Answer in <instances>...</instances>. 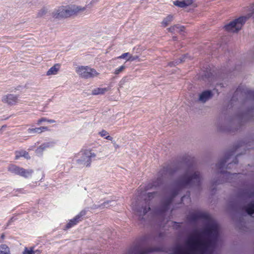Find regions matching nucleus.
<instances>
[{"label": "nucleus", "mask_w": 254, "mask_h": 254, "mask_svg": "<svg viewBox=\"0 0 254 254\" xmlns=\"http://www.w3.org/2000/svg\"><path fill=\"white\" fill-rule=\"evenodd\" d=\"M188 219L193 222L203 219L207 223L201 232L194 229L188 236L185 242L186 248L178 246L173 254H212L218 241L219 228L217 223L208 214L201 212L191 214Z\"/></svg>", "instance_id": "obj_1"}, {"label": "nucleus", "mask_w": 254, "mask_h": 254, "mask_svg": "<svg viewBox=\"0 0 254 254\" xmlns=\"http://www.w3.org/2000/svg\"><path fill=\"white\" fill-rule=\"evenodd\" d=\"M201 180L200 173L193 166L189 167L185 174L175 182L174 188L169 191L168 196L163 200L160 213L164 215V213L169 209L173 198L177 195L181 189L199 186Z\"/></svg>", "instance_id": "obj_2"}, {"label": "nucleus", "mask_w": 254, "mask_h": 254, "mask_svg": "<svg viewBox=\"0 0 254 254\" xmlns=\"http://www.w3.org/2000/svg\"><path fill=\"white\" fill-rule=\"evenodd\" d=\"M86 8V7L76 5L62 6L58 8L54 16L57 18L67 17L74 14L83 12Z\"/></svg>", "instance_id": "obj_3"}, {"label": "nucleus", "mask_w": 254, "mask_h": 254, "mask_svg": "<svg viewBox=\"0 0 254 254\" xmlns=\"http://www.w3.org/2000/svg\"><path fill=\"white\" fill-rule=\"evenodd\" d=\"M96 157L95 154L91 150L86 149L80 151L76 154L73 161L81 167H89L90 165L92 159Z\"/></svg>", "instance_id": "obj_4"}, {"label": "nucleus", "mask_w": 254, "mask_h": 254, "mask_svg": "<svg viewBox=\"0 0 254 254\" xmlns=\"http://www.w3.org/2000/svg\"><path fill=\"white\" fill-rule=\"evenodd\" d=\"M75 71L80 77L85 79L94 78L99 74L95 69L89 66H78L75 68Z\"/></svg>", "instance_id": "obj_5"}, {"label": "nucleus", "mask_w": 254, "mask_h": 254, "mask_svg": "<svg viewBox=\"0 0 254 254\" xmlns=\"http://www.w3.org/2000/svg\"><path fill=\"white\" fill-rule=\"evenodd\" d=\"M249 17L250 16H244L235 19L225 25V30L231 33L237 32L241 29Z\"/></svg>", "instance_id": "obj_6"}, {"label": "nucleus", "mask_w": 254, "mask_h": 254, "mask_svg": "<svg viewBox=\"0 0 254 254\" xmlns=\"http://www.w3.org/2000/svg\"><path fill=\"white\" fill-rule=\"evenodd\" d=\"M8 170L13 174L21 176L24 178H28L31 176L33 173V171L31 169L26 170L15 165H9L8 168Z\"/></svg>", "instance_id": "obj_7"}, {"label": "nucleus", "mask_w": 254, "mask_h": 254, "mask_svg": "<svg viewBox=\"0 0 254 254\" xmlns=\"http://www.w3.org/2000/svg\"><path fill=\"white\" fill-rule=\"evenodd\" d=\"M86 213L85 210H82L78 214L75 216L73 219L69 220L66 225V228L69 229L76 225L82 219V217Z\"/></svg>", "instance_id": "obj_8"}, {"label": "nucleus", "mask_w": 254, "mask_h": 254, "mask_svg": "<svg viewBox=\"0 0 254 254\" xmlns=\"http://www.w3.org/2000/svg\"><path fill=\"white\" fill-rule=\"evenodd\" d=\"M132 207L134 212H135L136 214L139 216H143L150 209V207L139 206L137 204V202H136L135 204L133 203L132 204Z\"/></svg>", "instance_id": "obj_9"}, {"label": "nucleus", "mask_w": 254, "mask_h": 254, "mask_svg": "<svg viewBox=\"0 0 254 254\" xmlns=\"http://www.w3.org/2000/svg\"><path fill=\"white\" fill-rule=\"evenodd\" d=\"M152 249L140 247H135L129 251L127 254H148L152 252Z\"/></svg>", "instance_id": "obj_10"}, {"label": "nucleus", "mask_w": 254, "mask_h": 254, "mask_svg": "<svg viewBox=\"0 0 254 254\" xmlns=\"http://www.w3.org/2000/svg\"><path fill=\"white\" fill-rule=\"evenodd\" d=\"M213 96V93L210 90H205L200 94L198 100L202 102L205 103L210 99Z\"/></svg>", "instance_id": "obj_11"}, {"label": "nucleus", "mask_w": 254, "mask_h": 254, "mask_svg": "<svg viewBox=\"0 0 254 254\" xmlns=\"http://www.w3.org/2000/svg\"><path fill=\"white\" fill-rule=\"evenodd\" d=\"M168 173V169L164 168L162 170L159 172V176L157 178V182L154 183L152 187H159L160 185L162 183L163 178L165 177Z\"/></svg>", "instance_id": "obj_12"}, {"label": "nucleus", "mask_w": 254, "mask_h": 254, "mask_svg": "<svg viewBox=\"0 0 254 254\" xmlns=\"http://www.w3.org/2000/svg\"><path fill=\"white\" fill-rule=\"evenodd\" d=\"M53 146V142H45L41 145L35 151L36 154L37 156H41L43 152L47 148L51 147Z\"/></svg>", "instance_id": "obj_13"}, {"label": "nucleus", "mask_w": 254, "mask_h": 254, "mask_svg": "<svg viewBox=\"0 0 254 254\" xmlns=\"http://www.w3.org/2000/svg\"><path fill=\"white\" fill-rule=\"evenodd\" d=\"M242 93L245 94L247 96V98L251 100V101H252L253 102H254V90H251V89H249L248 88H246V89H244L243 90V91H242ZM249 112L252 114H254V107L252 108L249 111Z\"/></svg>", "instance_id": "obj_14"}, {"label": "nucleus", "mask_w": 254, "mask_h": 254, "mask_svg": "<svg viewBox=\"0 0 254 254\" xmlns=\"http://www.w3.org/2000/svg\"><path fill=\"white\" fill-rule=\"evenodd\" d=\"M193 1V0H177L174 1L173 3L178 7L183 8L190 5Z\"/></svg>", "instance_id": "obj_15"}, {"label": "nucleus", "mask_w": 254, "mask_h": 254, "mask_svg": "<svg viewBox=\"0 0 254 254\" xmlns=\"http://www.w3.org/2000/svg\"><path fill=\"white\" fill-rule=\"evenodd\" d=\"M17 97L13 94H9L2 98V101L9 105H12L16 102Z\"/></svg>", "instance_id": "obj_16"}, {"label": "nucleus", "mask_w": 254, "mask_h": 254, "mask_svg": "<svg viewBox=\"0 0 254 254\" xmlns=\"http://www.w3.org/2000/svg\"><path fill=\"white\" fill-rule=\"evenodd\" d=\"M42 251L39 249H35L34 247H25L22 254H41Z\"/></svg>", "instance_id": "obj_17"}, {"label": "nucleus", "mask_w": 254, "mask_h": 254, "mask_svg": "<svg viewBox=\"0 0 254 254\" xmlns=\"http://www.w3.org/2000/svg\"><path fill=\"white\" fill-rule=\"evenodd\" d=\"M109 90V88H96L92 90V94L94 95H102Z\"/></svg>", "instance_id": "obj_18"}, {"label": "nucleus", "mask_w": 254, "mask_h": 254, "mask_svg": "<svg viewBox=\"0 0 254 254\" xmlns=\"http://www.w3.org/2000/svg\"><path fill=\"white\" fill-rule=\"evenodd\" d=\"M184 29H185V27L184 26L177 24V25H175L173 26L170 27L168 29V30L169 32H173V33L181 32L184 31Z\"/></svg>", "instance_id": "obj_19"}, {"label": "nucleus", "mask_w": 254, "mask_h": 254, "mask_svg": "<svg viewBox=\"0 0 254 254\" xmlns=\"http://www.w3.org/2000/svg\"><path fill=\"white\" fill-rule=\"evenodd\" d=\"M60 64H56L51 67L47 72V75H55L58 73L60 69Z\"/></svg>", "instance_id": "obj_20"}, {"label": "nucleus", "mask_w": 254, "mask_h": 254, "mask_svg": "<svg viewBox=\"0 0 254 254\" xmlns=\"http://www.w3.org/2000/svg\"><path fill=\"white\" fill-rule=\"evenodd\" d=\"M20 157H23L27 159L30 158L28 153L25 150H21L15 152V159H18Z\"/></svg>", "instance_id": "obj_21"}, {"label": "nucleus", "mask_w": 254, "mask_h": 254, "mask_svg": "<svg viewBox=\"0 0 254 254\" xmlns=\"http://www.w3.org/2000/svg\"><path fill=\"white\" fill-rule=\"evenodd\" d=\"M246 211L249 215H252L254 213V203L251 202L245 206Z\"/></svg>", "instance_id": "obj_22"}, {"label": "nucleus", "mask_w": 254, "mask_h": 254, "mask_svg": "<svg viewBox=\"0 0 254 254\" xmlns=\"http://www.w3.org/2000/svg\"><path fill=\"white\" fill-rule=\"evenodd\" d=\"M0 254H10V249L6 245H0Z\"/></svg>", "instance_id": "obj_23"}, {"label": "nucleus", "mask_w": 254, "mask_h": 254, "mask_svg": "<svg viewBox=\"0 0 254 254\" xmlns=\"http://www.w3.org/2000/svg\"><path fill=\"white\" fill-rule=\"evenodd\" d=\"M173 16L171 15H168L165 18L163 19L162 22V24L163 26L166 27L169 25V24L173 20Z\"/></svg>", "instance_id": "obj_24"}, {"label": "nucleus", "mask_w": 254, "mask_h": 254, "mask_svg": "<svg viewBox=\"0 0 254 254\" xmlns=\"http://www.w3.org/2000/svg\"><path fill=\"white\" fill-rule=\"evenodd\" d=\"M99 134L101 136L104 137L105 138L109 140H112L113 137L108 135V132L105 130H102L101 131L99 132Z\"/></svg>", "instance_id": "obj_25"}, {"label": "nucleus", "mask_w": 254, "mask_h": 254, "mask_svg": "<svg viewBox=\"0 0 254 254\" xmlns=\"http://www.w3.org/2000/svg\"><path fill=\"white\" fill-rule=\"evenodd\" d=\"M227 162V160L226 159H223L220 160L219 163L217 164L216 167L218 169L221 170L225 166V163Z\"/></svg>", "instance_id": "obj_26"}, {"label": "nucleus", "mask_w": 254, "mask_h": 254, "mask_svg": "<svg viewBox=\"0 0 254 254\" xmlns=\"http://www.w3.org/2000/svg\"><path fill=\"white\" fill-rule=\"evenodd\" d=\"M239 175V174H236V173H233L231 174L229 172H226L224 174V176L227 177L228 179L231 178H234L235 177H237Z\"/></svg>", "instance_id": "obj_27"}, {"label": "nucleus", "mask_w": 254, "mask_h": 254, "mask_svg": "<svg viewBox=\"0 0 254 254\" xmlns=\"http://www.w3.org/2000/svg\"><path fill=\"white\" fill-rule=\"evenodd\" d=\"M126 68V66L124 65L121 66L120 67L116 68L115 70L114 73L115 74H119L120 73H121L122 71H123Z\"/></svg>", "instance_id": "obj_28"}, {"label": "nucleus", "mask_w": 254, "mask_h": 254, "mask_svg": "<svg viewBox=\"0 0 254 254\" xmlns=\"http://www.w3.org/2000/svg\"><path fill=\"white\" fill-rule=\"evenodd\" d=\"M109 202L111 203V202H113V201H105L101 205H98L97 206H96V205L95 208L101 207L102 208H103L104 207H108L109 206L108 204H109Z\"/></svg>", "instance_id": "obj_29"}, {"label": "nucleus", "mask_w": 254, "mask_h": 254, "mask_svg": "<svg viewBox=\"0 0 254 254\" xmlns=\"http://www.w3.org/2000/svg\"><path fill=\"white\" fill-rule=\"evenodd\" d=\"M127 82V79L126 77L123 78L120 82L119 87L122 88L124 87L125 84Z\"/></svg>", "instance_id": "obj_30"}, {"label": "nucleus", "mask_w": 254, "mask_h": 254, "mask_svg": "<svg viewBox=\"0 0 254 254\" xmlns=\"http://www.w3.org/2000/svg\"><path fill=\"white\" fill-rule=\"evenodd\" d=\"M47 12V9L44 8L41 9L39 12L38 13V17H42L45 15L46 13Z\"/></svg>", "instance_id": "obj_31"}, {"label": "nucleus", "mask_w": 254, "mask_h": 254, "mask_svg": "<svg viewBox=\"0 0 254 254\" xmlns=\"http://www.w3.org/2000/svg\"><path fill=\"white\" fill-rule=\"evenodd\" d=\"M47 129V127H40L35 128L36 133L42 132L44 130Z\"/></svg>", "instance_id": "obj_32"}, {"label": "nucleus", "mask_w": 254, "mask_h": 254, "mask_svg": "<svg viewBox=\"0 0 254 254\" xmlns=\"http://www.w3.org/2000/svg\"><path fill=\"white\" fill-rule=\"evenodd\" d=\"M157 193L156 192H153L148 193L147 194V196H148V200H150L152 198H153L155 195H157Z\"/></svg>", "instance_id": "obj_33"}, {"label": "nucleus", "mask_w": 254, "mask_h": 254, "mask_svg": "<svg viewBox=\"0 0 254 254\" xmlns=\"http://www.w3.org/2000/svg\"><path fill=\"white\" fill-rule=\"evenodd\" d=\"M35 128H28L27 129L28 133L29 134H34L36 133Z\"/></svg>", "instance_id": "obj_34"}, {"label": "nucleus", "mask_w": 254, "mask_h": 254, "mask_svg": "<svg viewBox=\"0 0 254 254\" xmlns=\"http://www.w3.org/2000/svg\"><path fill=\"white\" fill-rule=\"evenodd\" d=\"M129 54L128 53H125L122 54L121 56H119L118 58L119 59H125L126 58Z\"/></svg>", "instance_id": "obj_35"}, {"label": "nucleus", "mask_w": 254, "mask_h": 254, "mask_svg": "<svg viewBox=\"0 0 254 254\" xmlns=\"http://www.w3.org/2000/svg\"><path fill=\"white\" fill-rule=\"evenodd\" d=\"M47 120H47V119H46V118H42V119H40V120H39L38 121L37 124H38V125H40V124H41V123H42V122H47Z\"/></svg>", "instance_id": "obj_36"}, {"label": "nucleus", "mask_w": 254, "mask_h": 254, "mask_svg": "<svg viewBox=\"0 0 254 254\" xmlns=\"http://www.w3.org/2000/svg\"><path fill=\"white\" fill-rule=\"evenodd\" d=\"M186 56H184V57L183 58H182V59H180V61L179 62H176V64H178L179 63H181V62H182L184 61H185V58H186Z\"/></svg>", "instance_id": "obj_37"}, {"label": "nucleus", "mask_w": 254, "mask_h": 254, "mask_svg": "<svg viewBox=\"0 0 254 254\" xmlns=\"http://www.w3.org/2000/svg\"><path fill=\"white\" fill-rule=\"evenodd\" d=\"M4 237H5V236L4 234L1 235V236L0 237V243L2 242V240L4 239Z\"/></svg>", "instance_id": "obj_38"}, {"label": "nucleus", "mask_w": 254, "mask_h": 254, "mask_svg": "<svg viewBox=\"0 0 254 254\" xmlns=\"http://www.w3.org/2000/svg\"><path fill=\"white\" fill-rule=\"evenodd\" d=\"M241 90V88L239 87L235 93V95H237Z\"/></svg>", "instance_id": "obj_39"}, {"label": "nucleus", "mask_w": 254, "mask_h": 254, "mask_svg": "<svg viewBox=\"0 0 254 254\" xmlns=\"http://www.w3.org/2000/svg\"><path fill=\"white\" fill-rule=\"evenodd\" d=\"M47 122L49 123H54L55 122V121L53 120H48Z\"/></svg>", "instance_id": "obj_40"}, {"label": "nucleus", "mask_w": 254, "mask_h": 254, "mask_svg": "<svg viewBox=\"0 0 254 254\" xmlns=\"http://www.w3.org/2000/svg\"><path fill=\"white\" fill-rule=\"evenodd\" d=\"M134 59V58H132H132H131V57H129V58L127 60V61H129V60H130V61H133Z\"/></svg>", "instance_id": "obj_41"}, {"label": "nucleus", "mask_w": 254, "mask_h": 254, "mask_svg": "<svg viewBox=\"0 0 254 254\" xmlns=\"http://www.w3.org/2000/svg\"><path fill=\"white\" fill-rule=\"evenodd\" d=\"M185 196H183V197H182V198H181V201H184V199H185Z\"/></svg>", "instance_id": "obj_42"}, {"label": "nucleus", "mask_w": 254, "mask_h": 254, "mask_svg": "<svg viewBox=\"0 0 254 254\" xmlns=\"http://www.w3.org/2000/svg\"><path fill=\"white\" fill-rule=\"evenodd\" d=\"M32 147H31V148H29L28 150H32Z\"/></svg>", "instance_id": "obj_43"}, {"label": "nucleus", "mask_w": 254, "mask_h": 254, "mask_svg": "<svg viewBox=\"0 0 254 254\" xmlns=\"http://www.w3.org/2000/svg\"><path fill=\"white\" fill-rule=\"evenodd\" d=\"M23 190H20V191L22 192V193H24V192H23Z\"/></svg>", "instance_id": "obj_44"}]
</instances>
